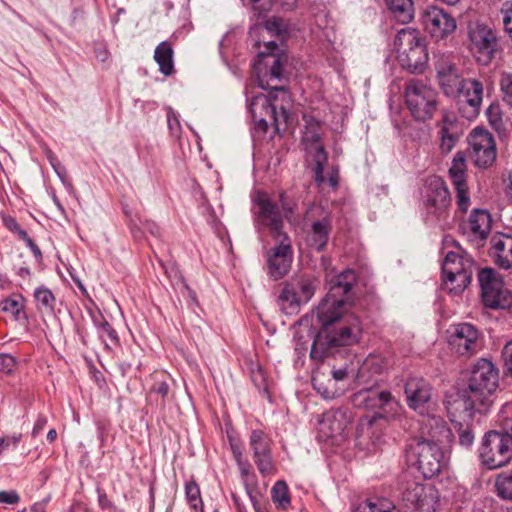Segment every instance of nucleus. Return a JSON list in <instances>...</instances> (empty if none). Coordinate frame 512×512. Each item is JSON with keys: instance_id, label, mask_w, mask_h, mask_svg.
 Instances as JSON below:
<instances>
[{"instance_id": "1", "label": "nucleus", "mask_w": 512, "mask_h": 512, "mask_svg": "<svg viewBox=\"0 0 512 512\" xmlns=\"http://www.w3.org/2000/svg\"><path fill=\"white\" fill-rule=\"evenodd\" d=\"M357 282L356 274L346 269L330 281L329 291L316 310L321 329L315 335L311 346L312 359L322 361L334 355L341 346L358 341L359 321L352 316H343L344 306L353 300L352 288Z\"/></svg>"}, {"instance_id": "2", "label": "nucleus", "mask_w": 512, "mask_h": 512, "mask_svg": "<svg viewBox=\"0 0 512 512\" xmlns=\"http://www.w3.org/2000/svg\"><path fill=\"white\" fill-rule=\"evenodd\" d=\"M266 51L258 53V61L254 64L259 86L271 89L268 95H257L250 103V112L255 123V129L266 133L268 126L274 127L276 133L286 130L290 113L285 103H289V94L284 87L272 86L269 81L280 80L283 72V63L279 55L275 54L278 45L274 41L264 44Z\"/></svg>"}, {"instance_id": "3", "label": "nucleus", "mask_w": 512, "mask_h": 512, "mask_svg": "<svg viewBox=\"0 0 512 512\" xmlns=\"http://www.w3.org/2000/svg\"><path fill=\"white\" fill-rule=\"evenodd\" d=\"M428 425L434 428L430 432L431 439L415 438L406 450L408 462L416 466L424 478H432L441 471L444 454L439 443L450 435L449 428L440 417L428 419Z\"/></svg>"}, {"instance_id": "4", "label": "nucleus", "mask_w": 512, "mask_h": 512, "mask_svg": "<svg viewBox=\"0 0 512 512\" xmlns=\"http://www.w3.org/2000/svg\"><path fill=\"white\" fill-rule=\"evenodd\" d=\"M394 45L396 47L399 65L410 73L421 74L428 62V52L420 33L412 28H403L398 31Z\"/></svg>"}, {"instance_id": "5", "label": "nucleus", "mask_w": 512, "mask_h": 512, "mask_svg": "<svg viewBox=\"0 0 512 512\" xmlns=\"http://www.w3.org/2000/svg\"><path fill=\"white\" fill-rule=\"evenodd\" d=\"M475 262L468 255L448 252L442 263L443 289L454 296L461 295L470 285Z\"/></svg>"}, {"instance_id": "6", "label": "nucleus", "mask_w": 512, "mask_h": 512, "mask_svg": "<svg viewBox=\"0 0 512 512\" xmlns=\"http://www.w3.org/2000/svg\"><path fill=\"white\" fill-rule=\"evenodd\" d=\"M304 130L301 145L308 159L314 162L315 182L319 185L325 181L324 168L328 161V154L322 141V123L314 116L304 115Z\"/></svg>"}, {"instance_id": "7", "label": "nucleus", "mask_w": 512, "mask_h": 512, "mask_svg": "<svg viewBox=\"0 0 512 512\" xmlns=\"http://www.w3.org/2000/svg\"><path fill=\"white\" fill-rule=\"evenodd\" d=\"M405 103L417 121L431 119L438 107V93L419 79H410L405 84Z\"/></svg>"}, {"instance_id": "8", "label": "nucleus", "mask_w": 512, "mask_h": 512, "mask_svg": "<svg viewBox=\"0 0 512 512\" xmlns=\"http://www.w3.org/2000/svg\"><path fill=\"white\" fill-rule=\"evenodd\" d=\"M499 384V371L488 359L481 358L473 366L467 385L464 387L480 404L490 407L492 395Z\"/></svg>"}, {"instance_id": "9", "label": "nucleus", "mask_w": 512, "mask_h": 512, "mask_svg": "<svg viewBox=\"0 0 512 512\" xmlns=\"http://www.w3.org/2000/svg\"><path fill=\"white\" fill-rule=\"evenodd\" d=\"M481 298L486 308L505 310L512 307V291L505 287L502 275L494 268H482L478 272Z\"/></svg>"}, {"instance_id": "10", "label": "nucleus", "mask_w": 512, "mask_h": 512, "mask_svg": "<svg viewBox=\"0 0 512 512\" xmlns=\"http://www.w3.org/2000/svg\"><path fill=\"white\" fill-rule=\"evenodd\" d=\"M479 458L491 470L507 466L512 460L511 437L506 432H486L479 448Z\"/></svg>"}, {"instance_id": "11", "label": "nucleus", "mask_w": 512, "mask_h": 512, "mask_svg": "<svg viewBox=\"0 0 512 512\" xmlns=\"http://www.w3.org/2000/svg\"><path fill=\"white\" fill-rule=\"evenodd\" d=\"M469 50L482 65H488L499 50L496 31L483 22L468 25Z\"/></svg>"}, {"instance_id": "12", "label": "nucleus", "mask_w": 512, "mask_h": 512, "mask_svg": "<svg viewBox=\"0 0 512 512\" xmlns=\"http://www.w3.org/2000/svg\"><path fill=\"white\" fill-rule=\"evenodd\" d=\"M423 202L429 217L438 222H446L450 216L452 198L445 181L432 176L426 180Z\"/></svg>"}, {"instance_id": "13", "label": "nucleus", "mask_w": 512, "mask_h": 512, "mask_svg": "<svg viewBox=\"0 0 512 512\" xmlns=\"http://www.w3.org/2000/svg\"><path fill=\"white\" fill-rule=\"evenodd\" d=\"M445 407L450 421L473 422L475 413H485L488 408L475 399L464 387L446 395Z\"/></svg>"}, {"instance_id": "14", "label": "nucleus", "mask_w": 512, "mask_h": 512, "mask_svg": "<svg viewBox=\"0 0 512 512\" xmlns=\"http://www.w3.org/2000/svg\"><path fill=\"white\" fill-rule=\"evenodd\" d=\"M306 223H310L307 234L308 245L316 251H323L329 241L332 231V215L320 205H311L304 216Z\"/></svg>"}, {"instance_id": "15", "label": "nucleus", "mask_w": 512, "mask_h": 512, "mask_svg": "<svg viewBox=\"0 0 512 512\" xmlns=\"http://www.w3.org/2000/svg\"><path fill=\"white\" fill-rule=\"evenodd\" d=\"M274 240V246L266 252V270L268 276L277 281L285 277L291 269L293 248L287 234H281Z\"/></svg>"}, {"instance_id": "16", "label": "nucleus", "mask_w": 512, "mask_h": 512, "mask_svg": "<svg viewBox=\"0 0 512 512\" xmlns=\"http://www.w3.org/2000/svg\"><path fill=\"white\" fill-rule=\"evenodd\" d=\"M399 497L407 507L421 512H430L433 508L432 489L408 473L402 476L399 483Z\"/></svg>"}, {"instance_id": "17", "label": "nucleus", "mask_w": 512, "mask_h": 512, "mask_svg": "<svg viewBox=\"0 0 512 512\" xmlns=\"http://www.w3.org/2000/svg\"><path fill=\"white\" fill-rule=\"evenodd\" d=\"M448 332V343L458 355L470 357L480 350L481 333L473 324L466 322L455 324Z\"/></svg>"}, {"instance_id": "18", "label": "nucleus", "mask_w": 512, "mask_h": 512, "mask_svg": "<svg viewBox=\"0 0 512 512\" xmlns=\"http://www.w3.org/2000/svg\"><path fill=\"white\" fill-rule=\"evenodd\" d=\"M421 22L425 31L436 41L446 39L457 28L455 18L437 6H427L421 13Z\"/></svg>"}, {"instance_id": "19", "label": "nucleus", "mask_w": 512, "mask_h": 512, "mask_svg": "<svg viewBox=\"0 0 512 512\" xmlns=\"http://www.w3.org/2000/svg\"><path fill=\"white\" fill-rule=\"evenodd\" d=\"M474 164L480 168L491 166L496 160V143L493 135L484 128L472 130L468 139Z\"/></svg>"}, {"instance_id": "20", "label": "nucleus", "mask_w": 512, "mask_h": 512, "mask_svg": "<svg viewBox=\"0 0 512 512\" xmlns=\"http://www.w3.org/2000/svg\"><path fill=\"white\" fill-rule=\"evenodd\" d=\"M459 111L468 120L475 119L480 112L483 99V84L475 78H466L459 85L457 94Z\"/></svg>"}, {"instance_id": "21", "label": "nucleus", "mask_w": 512, "mask_h": 512, "mask_svg": "<svg viewBox=\"0 0 512 512\" xmlns=\"http://www.w3.org/2000/svg\"><path fill=\"white\" fill-rule=\"evenodd\" d=\"M273 441L263 430H252L249 436V447L252 451L254 463L260 474L271 475L275 472L272 458Z\"/></svg>"}, {"instance_id": "22", "label": "nucleus", "mask_w": 512, "mask_h": 512, "mask_svg": "<svg viewBox=\"0 0 512 512\" xmlns=\"http://www.w3.org/2000/svg\"><path fill=\"white\" fill-rule=\"evenodd\" d=\"M449 177L456 193L457 212L464 214L470 207L471 199L466 182V163L463 153L457 152L454 156L449 168Z\"/></svg>"}, {"instance_id": "23", "label": "nucleus", "mask_w": 512, "mask_h": 512, "mask_svg": "<svg viewBox=\"0 0 512 512\" xmlns=\"http://www.w3.org/2000/svg\"><path fill=\"white\" fill-rule=\"evenodd\" d=\"M435 71L438 84L443 93L448 97L455 96L459 85L465 78L460 76L452 57L445 54L436 56Z\"/></svg>"}, {"instance_id": "24", "label": "nucleus", "mask_w": 512, "mask_h": 512, "mask_svg": "<svg viewBox=\"0 0 512 512\" xmlns=\"http://www.w3.org/2000/svg\"><path fill=\"white\" fill-rule=\"evenodd\" d=\"M432 388L422 377L409 378L404 386L406 402L409 408L424 415L428 412L432 400Z\"/></svg>"}, {"instance_id": "25", "label": "nucleus", "mask_w": 512, "mask_h": 512, "mask_svg": "<svg viewBox=\"0 0 512 512\" xmlns=\"http://www.w3.org/2000/svg\"><path fill=\"white\" fill-rule=\"evenodd\" d=\"M350 421L351 413L347 408H332L323 413L318 421L319 434L324 439L342 437Z\"/></svg>"}, {"instance_id": "26", "label": "nucleus", "mask_w": 512, "mask_h": 512, "mask_svg": "<svg viewBox=\"0 0 512 512\" xmlns=\"http://www.w3.org/2000/svg\"><path fill=\"white\" fill-rule=\"evenodd\" d=\"M256 204L259 207V221L269 228L272 237L278 238L281 234H286L282 231L283 218L277 204L265 193L258 194Z\"/></svg>"}, {"instance_id": "27", "label": "nucleus", "mask_w": 512, "mask_h": 512, "mask_svg": "<svg viewBox=\"0 0 512 512\" xmlns=\"http://www.w3.org/2000/svg\"><path fill=\"white\" fill-rule=\"evenodd\" d=\"M392 400L388 390H379L373 386L363 388L351 396L354 407L365 410L381 409Z\"/></svg>"}, {"instance_id": "28", "label": "nucleus", "mask_w": 512, "mask_h": 512, "mask_svg": "<svg viewBox=\"0 0 512 512\" xmlns=\"http://www.w3.org/2000/svg\"><path fill=\"white\" fill-rule=\"evenodd\" d=\"M489 255L494 263L501 269H512V236L500 234L490 240Z\"/></svg>"}, {"instance_id": "29", "label": "nucleus", "mask_w": 512, "mask_h": 512, "mask_svg": "<svg viewBox=\"0 0 512 512\" xmlns=\"http://www.w3.org/2000/svg\"><path fill=\"white\" fill-rule=\"evenodd\" d=\"M438 134L441 152L444 154L451 152L462 134L458 121L453 114H444L442 122L439 125Z\"/></svg>"}, {"instance_id": "30", "label": "nucleus", "mask_w": 512, "mask_h": 512, "mask_svg": "<svg viewBox=\"0 0 512 512\" xmlns=\"http://www.w3.org/2000/svg\"><path fill=\"white\" fill-rule=\"evenodd\" d=\"M491 219L488 212L485 210H474L465 226L474 239L480 241L485 240L490 232Z\"/></svg>"}, {"instance_id": "31", "label": "nucleus", "mask_w": 512, "mask_h": 512, "mask_svg": "<svg viewBox=\"0 0 512 512\" xmlns=\"http://www.w3.org/2000/svg\"><path fill=\"white\" fill-rule=\"evenodd\" d=\"M278 305L282 312L287 315L297 314L302 305L300 299L296 295V287L292 282H286L277 299Z\"/></svg>"}, {"instance_id": "32", "label": "nucleus", "mask_w": 512, "mask_h": 512, "mask_svg": "<svg viewBox=\"0 0 512 512\" xmlns=\"http://www.w3.org/2000/svg\"><path fill=\"white\" fill-rule=\"evenodd\" d=\"M393 17L402 24L410 23L415 16L413 0H384Z\"/></svg>"}, {"instance_id": "33", "label": "nucleus", "mask_w": 512, "mask_h": 512, "mask_svg": "<svg viewBox=\"0 0 512 512\" xmlns=\"http://www.w3.org/2000/svg\"><path fill=\"white\" fill-rule=\"evenodd\" d=\"M174 51L171 43L163 41L154 51V60L159 65V70L162 74L169 76L174 72L173 62Z\"/></svg>"}, {"instance_id": "34", "label": "nucleus", "mask_w": 512, "mask_h": 512, "mask_svg": "<svg viewBox=\"0 0 512 512\" xmlns=\"http://www.w3.org/2000/svg\"><path fill=\"white\" fill-rule=\"evenodd\" d=\"M495 491L500 499L512 503V470L502 471L496 475Z\"/></svg>"}, {"instance_id": "35", "label": "nucleus", "mask_w": 512, "mask_h": 512, "mask_svg": "<svg viewBox=\"0 0 512 512\" xmlns=\"http://www.w3.org/2000/svg\"><path fill=\"white\" fill-rule=\"evenodd\" d=\"M34 298L37 303V308L40 311L53 313L56 305V297L50 289L45 286H40L35 289Z\"/></svg>"}, {"instance_id": "36", "label": "nucleus", "mask_w": 512, "mask_h": 512, "mask_svg": "<svg viewBox=\"0 0 512 512\" xmlns=\"http://www.w3.org/2000/svg\"><path fill=\"white\" fill-rule=\"evenodd\" d=\"M387 367L388 363L383 358L368 357L359 368L357 375L358 382H363L362 379L366 373L381 374Z\"/></svg>"}, {"instance_id": "37", "label": "nucleus", "mask_w": 512, "mask_h": 512, "mask_svg": "<svg viewBox=\"0 0 512 512\" xmlns=\"http://www.w3.org/2000/svg\"><path fill=\"white\" fill-rule=\"evenodd\" d=\"M271 498L273 503L279 509L285 510L290 506L291 500L286 482L279 480L273 485L271 489Z\"/></svg>"}, {"instance_id": "38", "label": "nucleus", "mask_w": 512, "mask_h": 512, "mask_svg": "<svg viewBox=\"0 0 512 512\" xmlns=\"http://www.w3.org/2000/svg\"><path fill=\"white\" fill-rule=\"evenodd\" d=\"M312 384L317 393L324 399H334L341 395V391L335 387V382L331 379L324 382L320 377L315 376L312 378Z\"/></svg>"}, {"instance_id": "39", "label": "nucleus", "mask_w": 512, "mask_h": 512, "mask_svg": "<svg viewBox=\"0 0 512 512\" xmlns=\"http://www.w3.org/2000/svg\"><path fill=\"white\" fill-rule=\"evenodd\" d=\"M454 427L458 434L459 445L465 449L470 448L475 440V433L473 431L472 422L455 423Z\"/></svg>"}, {"instance_id": "40", "label": "nucleus", "mask_w": 512, "mask_h": 512, "mask_svg": "<svg viewBox=\"0 0 512 512\" xmlns=\"http://www.w3.org/2000/svg\"><path fill=\"white\" fill-rule=\"evenodd\" d=\"M294 285L296 287V295L301 303H308L315 293L314 281L308 277H301Z\"/></svg>"}, {"instance_id": "41", "label": "nucleus", "mask_w": 512, "mask_h": 512, "mask_svg": "<svg viewBox=\"0 0 512 512\" xmlns=\"http://www.w3.org/2000/svg\"><path fill=\"white\" fill-rule=\"evenodd\" d=\"M395 506L388 499L376 498L367 500L362 512H394Z\"/></svg>"}, {"instance_id": "42", "label": "nucleus", "mask_w": 512, "mask_h": 512, "mask_svg": "<svg viewBox=\"0 0 512 512\" xmlns=\"http://www.w3.org/2000/svg\"><path fill=\"white\" fill-rule=\"evenodd\" d=\"M258 17H264L279 0H242Z\"/></svg>"}, {"instance_id": "43", "label": "nucleus", "mask_w": 512, "mask_h": 512, "mask_svg": "<svg viewBox=\"0 0 512 512\" xmlns=\"http://www.w3.org/2000/svg\"><path fill=\"white\" fill-rule=\"evenodd\" d=\"M185 494L188 503L193 509H197L198 506L202 505V499L200 496V488L196 482L190 481L186 484Z\"/></svg>"}, {"instance_id": "44", "label": "nucleus", "mask_w": 512, "mask_h": 512, "mask_svg": "<svg viewBox=\"0 0 512 512\" xmlns=\"http://www.w3.org/2000/svg\"><path fill=\"white\" fill-rule=\"evenodd\" d=\"M94 322L100 331L101 337H104L106 335L111 343H113L115 345L119 343V337H118L116 330L111 326V324L105 318H103L101 316L100 321L95 319Z\"/></svg>"}, {"instance_id": "45", "label": "nucleus", "mask_w": 512, "mask_h": 512, "mask_svg": "<svg viewBox=\"0 0 512 512\" xmlns=\"http://www.w3.org/2000/svg\"><path fill=\"white\" fill-rule=\"evenodd\" d=\"M0 306L2 311L9 312L18 317L20 312L23 310L22 297L14 296L7 298L1 302Z\"/></svg>"}, {"instance_id": "46", "label": "nucleus", "mask_w": 512, "mask_h": 512, "mask_svg": "<svg viewBox=\"0 0 512 512\" xmlns=\"http://www.w3.org/2000/svg\"><path fill=\"white\" fill-rule=\"evenodd\" d=\"M500 89L503 101L512 107V73H502L500 79Z\"/></svg>"}, {"instance_id": "47", "label": "nucleus", "mask_w": 512, "mask_h": 512, "mask_svg": "<svg viewBox=\"0 0 512 512\" xmlns=\"http://www.w3.org/2000/svg\"><path fill=\"white\" fill-rule=\"evenodd\" d=\"M505 32L512 39V1H505L500 9Z\"/></svg>"}, {"instance_id": "48", "label": "nucleus", "mask_w": 512, "mask_h": 512, "mask_svg": "<svg viewBox=\"0 0 512 512\" xmlns=\"http://www.w3.org/2000/svg\"><path fill=\"white\" fill-rule=\"evenodd\" d=\"M16 367V359L10 354H0V376L9 375Z\"/></svg>"}, {"instance_id": "49", "label": "nucleus", "mask_w": 512, "mask_h": 512, "mask_svg": "<svg viewBox=\"0 0 512 512\" xmlns=\"http://www.w3.org/2000/svg\"><path fill=\"white\" fill-rule=\"evenodd\" d=\"M501 358L505 372L512 377V340L504 345Z\"/></svg>"}, {"instance_id": "50", "label": "nucleus", "mask_w": 512, "mask_h": 512, "mask_svg": "<svg viewBox=\"0 0 512 512\" xmlns=\"http://www.w3.org/2000/svg\"><path fill=\"white\" fill-rule=\"evenodd\" d=\"M246 493L249 496L255 512H267L266 505L263 503L261 496L253 493L249 484H246Z\"/></svg>"}, {"instance_id": "51", "label": "nucleus", "mask_w": 512, "mask_h": 512, "mask_svg": "<svg viewBox=\"0 0 512 512\" xmlns=\"http://www.w3.org/2000/svg\"><path fill=\"white\" fill-rule=\"evenodd\" d=\"M169 391L170 386L165 380L155 381V383L150 388V392L160 395L163 401L168 396Z\"/></svg>"}, {"instance_id": "52", "label": "nucleus", "mask_w": 512, "mask_h": 512, "mask_svg": "<svg viewBox=\"0 0 512 512\" xmlns=\"http://www.w3.org/2000/svg\"><path fill=\"white\" fill-rule=\"evenodd\" d=\"M279 202L286 215L292 214L294 212L296 208V202L290 199L286 192H281L279 194Z\"/></svg>"}, {"instance_id": "53", "label": "nucleus", "mask_w": 512, "mask_h": 512, "mask_svg": "<svg viewBox=\"0 0 512 512\" xmlns=\"http://www.w3.org/2000/svg\"><path fill=\"white\" fill-rule=\"evenodd\" d=\"M487 115L489 121L495 127H498L502 123V116L498 105H490L487 109Z\"/></svg>"}, {"instance_id": "54", "label": "nucleus", "mask_w": 512, "mask_h": 512, "mask_svg": "<svg viewBox=\"0 0 512 512\" xmlns=\"http://www.w3.org/2000/svg\"><path fill=\"white\" fill-rule=\"evenodd\" d=\"M19 501H20V496L15 490L0 491V503L13 505V504H17Z\"/></svg>"}, {"instance_id": "55", "label": "nucleus", "mask_w": 512, "mask_h": 512, "mask_svg": "<svg viewBox=\"0 0 512 512\" xmlns=\"http://www.w3.org/2000/svg\"><path fill=\"white\" fill-rule=\"evenodd\" d=\"M284 24L282 19L272 17L265 22V28L272 33L280 34L283 30Z\"/></svg>"}, {"instance_id": "56", "label": "nucleus", "mask_w": 512, "mask_h": 512, "mask_svg": "<svg viewBox=\"0 0 512 512\" xmlns=\"http://www.w3.org/2000/svg\"><path fill=\"white\" fill-rule=\"evenodd\" d=\"M237 466L239 468L241 478L244 482V486L246 487V484H248L247 478L251 472V464L249 463L248 460H244V461L238 462Z\"/></svg>"}, {"instance_id": "57", "label": "nucleus", "mask_w": 512, "mask_h": 512, "mask_svg": "<svg viewBox=\"0 0 512 512\" xmlns=\"http://www.w3.org/2000/svg\"><path fill=\"white\" fill-rule=\"evenodd\" d=\"M46 424H47L46 416L39 415L37 420H36V422H35V424H34V427H33V430H32V435L34 437L37 436L44 429Z\"/></svg>"}, {"instance_id": "58", "label": "nucleus", "mask_w": 512, "mask_h": 512, "mask_svg": "<svg viewBox=\"0 0 512 512\" xmlns=\"http://www.w3.org/2000/svg\"><path fill=\"white\" fill-rule=\"evenodd\" d=\"M4 224L7 229L13 233H16L21 228L16 219L13 217L4 218Z\"/></svg>"}, {"instance_id": "59", "label": "nucleus", "mask_w": 512, "mask_h": 512, "mask_svg": "<svg viewBox=\"0 0 512 512\" xmlns=\"http://www.w3.org/2000/svg\"><path fill=\"white\" fill-rule=\"evenodd\" d=\"M347 369L346 368H340V369H334L332 371V379L335 383L337 381H342L347 377Z\"/></svg>"}, {"instance_id": "60", "label": "nucleus", "mask_w": 512, "mask_h": 512, "mask_svg": "<svg viewBox=\"0 0 512 512\" xmlns=\"http://www.w3.org/2000/svg\"><path fill=\"white\" fill-rule=\"evenodd\" d=\"M98 503L102 509H108L112 506L111 501L108 499V497L105 493L99 494Z\"/></svg>"}, {"instance_id": "61", "label": "nucleus", "mask_w": 512, "mask_h": 512, "mask_svg": "<svg viewBox=\"0 0 512 512\" xmlns=\"http://www.w3.org/2000/svg\"><path fill=\"white\" fill-rule=\"evenodd\" d=\"M231 450H232L233 456H234V458L236 460V463L245 460L243 458L242 450H241V448L237 444H231Z\"/></svg>"}, {"instance_id": "62", "label": "nucleus", "mask_w": 512, "mask_h": 512, "mask_svg": "<svg viewBox=\"0 0 512 512\" xmlns=\"http://www.w3.org/2000/svg\"><path fill=\"white\" fill-rule=\"evenodd\" d=\"M47 500L36 502L31 506V512H46Z\"/></svg>"}, {"instance_id": "63", "label": "nucleus", "mask_w": 512, "mask_h": 512, "mask_svg": "<svg viewBox=\"0 0 512 512\" xmlns=\"http://www.w3.org/2000/svg\"><path fill=\"white\" fill-rule=\"evenodd\" d=\"M32 251V253L34 254V256L37 258V259H41L42 258V253H41V250L39 249V247L34 243L33 240H29V242L26 244Z\"/></svg>"}, {"instance_id": "64", "label": "nucleus", "mask_w": 512, "mask_h": 512, "mask_svg": "<svg viewBox=\"0 0 512 512\" xmlns=\"http://www.w3.org/2000/svg\"><path fill=\"white\" fill-rule=\"evenodd\" d=\"M506 186V193L509 199L512 201V172H510L507 178L504 180Z\"/></svg>"}]
</instances>
